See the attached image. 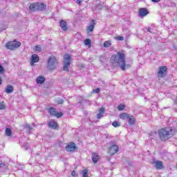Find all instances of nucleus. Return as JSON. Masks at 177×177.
Wrapping results in <instances>:
<instances>
[{
	"label": "nucleus",
	"mask_w": 177,
	"mask_h": 177,
	"mask_svg": "<svg viewBox=\"0 0 177 177\" xmlns=\"http://www.w3.org/2000/svg\"><path fill=\"white\" fill-rule=\"evenodd\" d=\"M110 60L111 63L113 64L117 63L123 71H125L126 68H129V67H131V66L125 64V54L122 52H117L116 54L111 56Z\"/></svg>",
	"instance_id": "f257e3e1"
},
{
	"label": "nucleus",
	"mask_w": 177,
	"mask_h": 177,
	"mask_svg": "<svg viewBox=\"0 0 177 177\" xmlns=\"http://www.w3.org/2000/svg\"><path fill=\"white\" fill-rule=\"evenodd\" d=\"M175 129L171 127H166L165 129H161L158 131V135L160 140L163 142L171 139L174 135H175Z\"/></svg>",
	"instance_id": "f03ea898"
},
{
	"label": "nucleus",
	"mask_w": 177,
	"mask_h": 177,
	"mask_svg": "<svg viewBox=\"0 0 177 177\" xmlns=\"http://www.w3.org/2000/svg\"><path fill=\"white\" fill-rule=\"evenodd\" d=\"M57 59L55 56H50L47 62L48 70H55L57 67Z\"/></svg>",
	"instance_id": "7ed1b4c3"
},
{
	"label": "nucleus",
	"mask_w": 177,
	"mask_h": 177,
	"mask_svg": "<svg viewBox=\"0 0 177 177\" xmlns=\"http://www.w3.org/2000/svg\"><path fill=\"white\" fill-rule=\"evenodd\" d=\"M71 56L68 54H66L64 56V67L63 70L64 71H70V69H68V66L71 64Z\"/></svg>",
	"instance_id": "20e7f679"
},
{
	"label": "nucleus",
	"mask_w": 177,
	"mask_h": 177,
	"mask_svg": "<svg viewBox=\"0 0 177 177\" xmlns=\"http://www.w3.org/2000/svg\"><path fill=\"white\" fill-rule=\"evenodd\" d=\"M167 66H160L158 68V78H164L165 77V73H167Z\"/></svg>",
	"instance_id": "39448f33"
},
{
	"label": "nucleus",
	"mask_w": 177,
	"mask_h": 177,
	"mask_svg": "<svg viewBox=\"0 0 177 177\" xmlns=\"http://www.w3.org/2000/svg\"><path fill=\"white\" fill-rule=\"evenodd\" d=\"M48 113H50L51 115H55L57 117V118H60V117L63 115V113L56 111V109L53 107H51L48 109Z\"/></svg>",
	"instance_id": "423d86ee"
},
{
	"label": "nucleus",
	"mask_w": 177,
	"mask_h": 177,
	"mask_svg": "<svg viewBox=\"0 0 177 177\" xmlns=\"http://www.w3.org/2000/svg\"><path fill=\"white\" fill-rule=\"evenodd\" d=\"M118 150H120V148L116 145H113L111 147H109V153L111 156H114V154H116V153H118Z\"/></svg>",
	"instance_id": "0eeeda50"
},
{
	"label": "nucleus",
	"mask_w": 177,
	"mask_h": 177,
	"mask_svg": "<svg viewBox=\"0 0 177 177\" xmlns=\"http://www.w3.org/2000/svg\"><path fill=\"white\" fill-rule=\"evenodd\" d=\"M152 165L156 168V169H162L164 168V165L162 162L160 160H153L151 162Z\"/></svg>",
	"instance_id": "6e6552de"
},
{
	"label": "nucleus",
	"mask_w": 177,
	"mask_h": 177,
	"mask_svg": "<svg viewBox=\"0 0 177 177\" xmlns=\"http://www.w3.org/2000/svg\"><path fill=\"white\" fill-rule=\"evenodd\" d=\"M30 60V66H34V63H38L39 62V57L37 54H34L32 55Z\"/></svg>",
	"instance_id": "1a4fd4ad"
},
{
	"label": "nucleus",
	"mask_w": 177,
	"mask_h": 177,
	"mask_svg": "<svg viewBox=\"0 0 177 177\" xmlns=\"http://www.w3.org/2000/svg\"><path fill=\"white\" fill-rule=\"evenodd\" d=\"M75 143L73 142L69 145H68L66 147V151L71 152V151H75Z\"/></svg>",
	"instance_id": "9d476101"
},
{
	"label": "nucleus",
	"mask_w": 177,
	"mask_h": 177,
	"mask_svg": "<svg viewBox=\"0 0 177 177\" xmlns=\"http://www.w3.org/2000/svg\"><path fill=\"white\" fill-rule=\"evenodd\" d=\"M127 121L129 125H135V124L136 123V118H135L133 115H129Z\"/></svg>",
	"instance_id": "9b49d317"
},
{
	"label": "nucleus",
	"mask_w": 177,
	"mask_h": 177,
	"mask_svg": "<svg viewBox=\"0 0 177 177\" xmlns=\"http://www.w3.org/2000/svg\"><path fill=\"white\" fill-rule=\"evenodd\" d=\"M59 27H61L63 31H67V22L64 20H61L59 21Z\"/></svg>",
	"instance_id": "f8f14e48"
},
{
	"label": "nucleus",
	"mask_w": 177,
	"mask_h": 177,
	"mask_svg": "<svg viewBox=\"0 0 177 177\" xmlns=\"http://www.w3.org/2000/svg\"><path fill=\"white\" fill-rule=\"evenodd\" d=\"M139 16L140 17H145V16H146V15L149 14V12L147 11V9L146 8H140L139 10Z\"/></svg>",
	"instance_id": "ddd939ff"
},
{
	"label": "nucleus",
	"mask_w": 177,
	"mask_h": 177,
	"mask_svg": "<svg viewBox=\"0 0 177 177\" xmlns=\"http://www.w3.org/2000/svg\"><path fill=\"white\" fill-rule=\"evenodd\" d=\"M104 111H106V109L104 107H101L99 110V113L97 114V118L100 120V118H102L103 115H104Z\"/></svg>",
	"instance_id": "4468645a"
},
{
	"label": "nucleus",
	"mask_w": 177,
	"mask_h": 177,
	"mask_svg": "<svg viewBox=\"0 0 177 177\" xmlns=\"http://www.w3.org/2000/svg\"><path fill=\"white\" fill-rule=\"evenodd\" d=\"M37 10L42 11L46 9V4L44 3H37Z\"/></svg>",
	"instance_id": "2eb2a0df"
},
{
	"label": "nucleus",
	"mask_w": 177,
	"mask_h": 177,
	"mask_svg": "<svg viewBox=\"0 0 177 177\" xmlns=\"http://www.w3.org/2000/svg\"><path fill=\"white\" fill-rule=\"evenodd\" d=\"M129 115H130L128 114L127 113H122L120 114V120L127 121Z\"/></svg>",
	"instance_id": "dca6fc26"
},
{
	"label": "nucleus",
	"mask_w": 177,
	"mask_h": 177,
	"mask_svg": "<svg viewBox=\"0 0 177 177\" xmlns=\"http://www.w3.org/2000/svg\"><path fill=\"white\" fill-rule=\"evenodd\" d=\"M91 24L87 27L88 32H91L95 29V20H92Z\"/></svg>",
	"instance_id": "f3484780"
},
{
	"label": "nucleus",
	"mask_w": 177,
	"mask_h": 177,
	"mask_svg": "<svg viewBox=\"0 0 177 177\" xmlns=\"http://www.w3.org/2000/svg\"><path fill=\"white\" fill-rule=\"evenodd\" d=\"M48 127L51 129H56L57 127V123H56V122H55L54 120H51L48 122Z\"/></svg>",
	"instance_id": "a211bd4d"
},
{
	"label": "nucleus",
	"mask_w": 177,
	"mask_h": 177,
	"mask_svg": "<svg viewBox=\"0 0 177 177\" xmlns=\"http://www.w3.org/2000/svg\"><path fill=\"white\" fill-rule=\"evenodd\" d=\"M29 9L30 12H37V3H34L30 5Z\"/></svg>",
	"instance_id": "6ab92c4d"
},
{
	"label": "nucleus",
	"mask_w": 177,
	"mask_h": 177,
	"mask_svg": "<svg viewBox=\"0 0 177 177\" xmlns=\"http://www.w3.org/2000/svg\"><path fill=\"white\" fill-rule=\"evenodd\" d=\"M91 158L93 160V162L96 164L97 162V161H99V155L95 153H92V156H91Z\"/></svg>",
	"instance_id": "aec40b11"
},
{
	"label": "nucleus",
	"mask_w": 177,
	"mask_h": 177,
	"mask_svg": "<svg viewBox=\"0 0 177 177\" xmlns=\"http://www.w3.org/2000/svg\"><path fill=\"white\" fill-rule=\"evenodd\" d=\"M45 80L46 78L44 76H39L36 79V82L37 84H43L44 82H45Z\"/></svg>",
	"instance_id": "412c9836"
},
{
	"label": "nucleus",
	"mask_w": 177,
	"mask_h": 177,
	"mask_svg": "<svg viewBox=\"0 0 177 177\" xmlns=\"http://www.w3.org/2000/svg\"><path fill=\"white\" fill-rule=\"evenodd\" d=\"M10 42L15 49H16L17 48H19V46L21 45V43H20L19 41H13Z\"/></svg>",
	"instance_id": "4be33fe9"
},
{
	"label": "nucleus",
	"mask_w": 177,
	"mask_h": 177,
	"mask_svg": "<svg viewBox=\"0 0 177 177\" xmlns=\"http://www.w3.org/2000/svg\"><path fill=\"white\" fill-rule=\"evenodd\" d=\"M6 48L7 49H9L10 50H15V47L13 46V44H11V41H9L6 44Z\"/></svg>",
	"instance_id": "5701e85b"
},
{
	"label": "nucleus",
	"mask_w": 177,
	"mask_h": 177,
	"mask_svg": "<svg viewBox=\"0 0 177 177\" xmlns=\"http://www.w3.org/2000/svg\"><path fill=\"white\" fill-rule=\"evenodd\" d=\"M12 92H13V86L11 85H8L6 88V93H12Z\"/></svg>",
	"instance_id": "b1692460"
},
{
	"label": "nucleus",
	"mask_w": 177,
	"mask_h": 177,
	"mask_svg": "<svg viewBox=\"0 0 177 177\" xmlns=\"http://www.w3.org/2000/svg\"><path fill=\"white\" fill-rule=\"evenodd\" d=\"M104 48H110V46H111V41H106L104 42Z\"/></svg>",
	"instance_id": "393cba45"
},
{
	"label": "nucleus",
	"mask_w": 177,
	"mask_h": 177,
	"mask_svg": "<svg viewBox=\"0 0 177 177\" xmlns=\"http://www.w3.org/2000/svg\"><path fill=\"white\" fill-rule=\"evenodd\" d=\"M6 136H12V130L9 128L6 129Z\"/></svg>",
	"instance_id": "a878e982"
},
{
	"label": "nucleus",
	"mask_w": 177,
	"mask_h": 177,
	"mask_svg": "<svg viewBox=\"0 0 177 177\" xmlns=\"http://www.w3.org/2000/svg\"><path fill=\"white\" fill-rule=\"evenodd\" d=\"M113 127H114L115 128H118V127H121V124L120 122H118V121H114L112 123Z\"/></svg>",
	"instance_id": "bb28decb"
},
{
	"label": "nucleus",
	"mask_w": 177,
	"mask_h": 177,
	"mask_svg": "<svg viewBox=\"0 0 177 177\" xmlns=\"http://www.w3.org/2000/svg\"><path fill=\"white\" fill-rule=\"evenodd\" d=\"M82 177H89L88 176V170L86 169H83L82 171Z\"/></svg>",
	"instance_id": "cd10ccee"
},
{
	"label": "nucleus",
	"mask_w": 177,
	"mask_h": 177,
	"mask_svg": "<svg viewBox=\"0 0 177 177\" xmlns=\"http://www.w3.org/2000/svg\"><path fill=\"white\" fill-rule=\"evenodd\" d=\"M125 109V105L124 104H119L118 106V109L120 110V111H122V110H124Z\"/></svg>",
	"instance_id": "c85d7f7f"
},
{
	"label": "nucleus",
	"mask_w": 177,
	"mask_h": 177,
	"mask_svg": "<svg viewBox=\"0 0 177 177\" xmlns=\"http://www.w3.org/2000/svg\"><path fill=\"white\" fill-rule=\"evenodd\" d=\"M91 42L92 41L91 39H86L84 40V45H86V46L91 45Z\"/></svg>",
	"instance_id": "c756f323"
},
{
	"label": "nucleus",
	"mask_w": 177,
	"mask_h": 177,
	"mask_svg": "<svg viewBox=\"0 0 177 177\" xmlns=\"http://www.w3.org/2000/svg\"><path fill=\"white\" fill-rule=\"evenodd\" d=\"M34 51H35V52H37V53L41 52V46H36L35 47V48H34Z\"/></svg>",
	"instance_id": "7c9ffc66"
},
{
	"label": "nucleus",
	"mask_w": 177,
	"mask_h": 177,
	"mask_svg": "<svg viewBox=\"0 0 177 177\" xmlns=\"http://www.w3.org/2000/svg\"><path fill=\"white\" fill-rule=\"evenodd\" d=\"M5 109H6L5 104H3V102H0V110H5Z\"/></svg>",
	"instance_id": "2f4dec72"
},
{
	"label": "nucleus",
	"mask_w": 177,
	"mask_h": 177,
	"mask_svg": "<svg viewBox=\"0 0 177 177\" xmlns=\"http://www.w3.org/2000/svg\"><path fill=\"white\" fill-rule=\"evenodd\" d=\"M64 102V101L63 99H62V98H59V99L57 100V103L58 104H63Z\"/></svg>",
	"instance_id": "473e14b6"
},
{
	"label": "nucleus",
	"mask_w": 177,
	"mask_h": 177,
	"mask_svg": "<svg viewBox=\"0 0 177 177\" xmlns=\"http://www.w3.org/2000/svg\"><path fill=\"white\" fill-rule=\"evenodd\" d=\"M93 93H99L100 92V88H97L96 89H94L93 91Z\"/></svg>",
	"instance_id": "72a5a7b5"
},
{
	"label": "nucleus",
	"mask_w": 177,
	"mask_h": 177,
	"mask_svg": "<svg viewBox=\"0 0 177 177\" xmlns=\"http://www.w3.org/2000/svg\"><path fill=\"white\" fill-rule=\"evenodd\" d=\"M4 70L3 66L0 65V74H3Z\"/></svg>",
	"instance_id": "f704fd0d"
},
{
	"label": "nucleus",
	"mask_w": 177,
	"mask_h": 177,
	"mask_svg": "<svg viewBox=\"0 0 177 177\" xmlns=\"http://www.w3.org/2000/svg\"><path fill=\"white\" fill-rule=\"evenodd\" d=\"M118 41H124V37L119 36V37H118Z\"/></svg>",
	"instance_id": "c9c22d12"
},
{
	"label": "nucleus",
	"mask_w": 177,
	"mask_h": 177,
	"mask_svg": "<svg viewBox=\"0 0 177 177\" xmlns=\"http://www.w3.org/2000/svg\"><path fill=\"white\" fill-rule=\"evenodd\" d=\"M147 30L148 32H151V34H153V29H151V28H148Z\"/></svg>",
	"instance_id": "e433bc0d"
},
{
	"label": "nucleus",
	"mask_w": 177,
	"mask_h": 177,
	"mask_svg": "<svg viewBox=\"0 0 177 177\" xmlns=\"http://www.w3.org/2000/svg\"><path fill=\"white\" fill-rule=\"evenodd\" d=\"M26 128H28L29 131H31V129H32V127L30 124H26Z\"/></svg>",
	"instance_id": "4c0bfd02"
},
{
	"label": "nucleus",
	"mask_w": 177,
	"mask_h": 177,
	"mask_svg": "<svg viewBox=\"0 0 177 177\" xmlns=\"http://www.w3.org/2000/svg\"><path fill=\"white\" fill-rule=\"evenodd\" d=\"M3 167H6V164L0 162V168H3Z\"/></svg>",
	"instance_id": "58836bf2"
},
{
	"label": "nucleus",
	"mask_w": 177,
	"mask_h": 177,
	"mask_svg": "<svg viewBox=\"0 0 177 177\" xmlns=\"http://www.w3.org/2000/svg\"><path fill=\"white\" fill-rule=\"evenodd\" d=\"M81 2H82V0H77L76 1V3H77V5H81Z\"/></svg>",
	"instance_id": "ea45409f"
},
{
	"label": "nucleus",
	"mask_w": 177,
	"mask_h": 177,
	"mask_svg": "<svg viewBox=\"0 0 177 177\" xmlns=\"http://www.w3.org/2000/svg\"><path fill=\"white\" fill-rule=\"evenodd\" d=\"M71 176H75V171H73L71 172Z\"/></svg>",
	"instance_id": "a19ab883"
},
{
	"label": "nucleus",
	"mask_w": 177,
	"mask_h": 177,
	"mask_svg": "<svg viewBox=\"0 0 177 177\" xmlns=\"http://www.w3.org/2000/svg\"><path fill=\"white\" fill-rule=\"evenodd\" d=\"M152 2H160V0H151Z\"/></svg>",
	"instance_id": "79ce46f5"
},
{
	"label": "nucleus",
	"mask_w": 177,
	"mask_h": 177,
	"mask_svg": "<svg viewBox=\"0 0 177 177\" xmlns=\"http://www.w3.org/2000/svg\"><path fill=\"white\" fill-rule=\"evenodd\" d=\"M2 84V78L0 77V85Z\"/></svg>",
	"instance_id": "37998d69"
},
{
	"label": "nucleus",
	"mask_w": 177,
	"mask_h": 177,
	"mask_svg": "<svg viewBox=\"0 0 177 177\" xmlns=\"http://www.w3.org/2000/svg\"><path fill=\"white\" fill-rule=\"evenodd\" d=\"M32 125L33 127H35V124H34V123H32Z\"/></svg>",
	"instance_id": "c03bdc74"
},
{
	"label": "nucleus",
	"mask_w": 177,
	"mask_h": 177,
	"mask_svg": "<svg viewBox=\"0 0 177 177\" xmlns=\"http://www.w3.org/2000/svg\"><path fill=\"white\" fill-rule=\"evenodd\" d=\"M25 149H26V150H28V147H25Z\"/></svg>",
	"instance_id": "a18cd8bd"
},
{
	"label": "nucleus",
	"mask_w": 177,
	"mask_h": 177,
	"mask_svg": "<svg viewBox=\"0 0 177 177\" xmlns=\"http://www.w3.org/2000/svg\"><path fill=\"white\" fill-rule=\"evenodd\" d=\"M109 145H111V142H109Z\"/></svg>",
	"instance_id": "49530a36"
}]
</instances>
